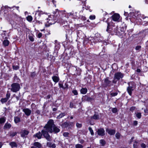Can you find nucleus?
Returning <instances> with one entry per match:
<instances>
[{"label":"nucleus","instance_id":"17","mask_svg":"<svg viewBox=\"0 0 148 148\" xmlns=\"http://www.w3.org/2000/svg\"><path fill=\"white\" fill-rule=\"evenodd\" d=\"M11 127V125L9 123H6L4 126V129H9Z\"/></svg>","mask_w":148,"mask_h":148},{"label":"nucleus","instance_id":"41","mask_svg":"<svg viewBox=\"0 0 148 148\" xmlns=\"http://www.w3.org/2000/svg\"><path fill=\"white\" fill-rule=\"evenodd\" d=\"M141 48V46H136L135 48V49L136 50H140Z\"/></svg>","mask_w":148,"mask_h":148},{"label":"nucleus","instance_id":"53","mask_svg":"<svg viewBox=\"0 0 148 148\" xmlns=\"http://www.w3.org/2000/svg\"><path fill=\"white\" fill-rule=\"evenodd\" d=\"M144 111L145 113L146 114H148V110L147 109H145L144 110Z\"/></svg>","mask_w":148,"mask_h":148},{"label":"nucleus","instance_id":"28","mask_svg":"<svg viewBox=\"0 0 148 148\" xmlns=\"http://www.w3.org/2000/svg\"><path fill=\"white\" fill-rule=\"evenodd\" d=\"M27 19L28 21L31 22L33 19V18L31 16L29 15L27 17Z\"/></svg>","mask_w":148,"mask_h":148},{"label":"nucleus","instance_id":"18","mask_svg":"<svg viewBox=\"0 0 148 148\" xmlns=\"http://www.w3.org/2000/svg\"><path fill=\"white\" fill-rule=\"evenodd\" d=\"M42 134H41L40 132H39L37 133L34 136H35L37 137L38 139H40L41 138Z\"/></svg>","mask_w":148,"mask_h":148},{"label":"nucleus","instance_id":"26","mask_svg":"<svg viewBox=\"0 0 148 148\" xmlns=\"http://www.w3.org/2000/svg\"><path fill=\"white\" fill-rule=\"evenodd\" d=\"M99 142L100 144H101L102 146H104L106 143L105 141L103 139L100 140Z\"/></svg>","mask_w":148,"mask_h":148},{"label":"nucleus","instance_id":"2","mask_svg":"<svg viewBox=\"0 0 148 148\" xmlns=\"http://www.w3.org/2000/svg\"><path fill=\"white\" fill-rule=\"evenodd\" d=\"M11 91L14 92H16L19 90L20 88V86L18 83H14L11 85Z\"/></svg>","mask_w":148,"mask_h":148},{"label":"nucleus","instance_id":"23","mask_svg":"<svg viewBox=\"0 0 148 148\" xmlns=\"http://www.w3.org/2000/svg\"><path fill=\"white\" fill-rule=\"evenodd\" d=\"M14 121L15 123H17L20 121V119L17 116L15 117L14 118Z\"/></svg>","mask_w":148,"mask_h":148},{"label":"nucleus","instance_id":"30","mask_svg":"<svg viewBox=\"0 0 148 148\" xmlns=\"http://www.w3.org/2000/svg\"><path fill=\"white\" fill-rule=\"evenodd\" d=\"M73 13H69L66 14L65 15V16L66 18H69V16H73Z\"/></svg>","mask_w":148,"mask_h":148},{"label":"nucleus","instance_id":"37","mask_svg":"<svg viewBox=\"0 0 148 148\" xmlns=\"http://www.w3.org/2000/svg\"><path fill=\"white\" fill-rule=\"evenodd\" d=\"M117 112V109L116 108H114L112 109V112L113 113H115Z\"/></svg>","mask_w":148,"mask_h":148},{"label":"nucleus","instance_id":"46","mask_svg":"<svg viewBox=\"0 0 148 148\" xmlns=\"http://www.w3.org/2000/svg\"><path fill=\"white\" fill-rule=\"evenodd\" d=\"M59 87L60 88H62L64 89V86H63V85L62 84H60V83H59Z\"/></svg>","mask_w":148,"mask_h":148},{"label":"nucleus","instance_id":"42","mask_svg":"<svg viewBox=\"0 0 148 148\" xmlns=\"http://www.w3.org/2000/svg\"><path fill=\"white\" fill-rule=\"evenodd\" d=\"M82 125L81 124L79 123H77L76 126L80 128L82 127Z\"/></svg>","mask_w":148,"mask_h":148},{"label":"nucleus","instance_id":"43","mask_svg":"<svg viewBox=\"0 0 148 148\" xmlns=\"http://www.w3.org/2000/svg\"><path fill=\"white\" fill-rule=\"evenodd\" d=\"M42 33H39L38 34L37 36V37L38 38H40L42 37Z\"/></svg>","mask_w":148,"mask_h":148},{"label":"nucleus","instance_id":"11","mask_svg":"<svg viewBox=\"0 0 148 148\" xmlns=\"http://www.w3.org/2000/svg\"><path fill=\"white\" fill-rule=\"evenodd\" d=\"M97 132L98 134L100 136H103L105 135V130L103 128H101L99 129Z\"/></svg>","mask_w":148,"mask_h":148},{"label":"nucleus","instance_id":"22","mask_svg":"<svg viewBox=\"0 0 148 148\" xmlns=\"http://www.w3.org/2000/svg\"><path fill=\"white\" fill-rule=\"evenodd\" d=\"M65 113L64 112L61 113L59 115L57 116V118L58 119H60L65 116Z\"/></svg>","mask_w":148,"mask_h":148},{"label":"nucleus","instance_id":"19","mask_svg":"<svg viewBox=\"0 0 148 148\" xmlns=\"http://www.w3.org/2000/svg\"><path fill=\"white\" fill-rule=\"evenodd\" d=\"M99 116L98 114H95L91 117V118L94 119H99Z\"/></svg>","mask_w":148,"mask_h":148},{"label":"nucleus","instance_id":"55","mask_svg":"<svg viewBox=\"0 0 148 148\" xmlns=\"http://www.w3.org/2000/svg\"><path fill=\"white\" fill-rule=\"evenodd\" d=\"M14 7H15L16 8L17 10H18V11H19V7H18V6H17V7H16V6H14L13 7H12V8H13Z\"/></svg>","mask_w":148,"mask_h":148},{"label":"nucleus","instance_id":"50","mask_svg":"<svg viewBox=\"0 0 148 148\" xmlns=\"http://www.w3.org/2000/svg\"><path fill=\"white\" fill-rule=\"evenodd\" d=\"M64 89L67 88L68 87V85L67 83H65L64 86Z\"/></svg>","mask_w":148,"mask_h":148},{"label":"nucleus","instance_id":"49","mask_svg":"<svg viewBox=\"0 0 148 148\" xmlns=\"http://www.w3.org/2000/svg\"><path fill=\"white\" fill-rule=\"evenodd\" d=\"M141 146L143 148H145L146 147L144 143H142L141 145Z\"/></svg>","mask_w":148,"mask_h":148},{"label":"nucleus","instance_id":"20","mask_svg":"<svg viewBox=\"0 0 148 148\" xmlns=\"http://www.w3.org/2000/svg\"><path fill=\"white\" fill-rule=\"evenodd\" d=\"M87 91V89L86 88H83L80 90L81 93L83 94H86Z\"/></svg>","mask_w":148,"mask_h":148},{"label":"nucleus","instance_id":"24","mask_svg":"<svg viewBox=\"0 0 148 148\" xmlns=\"http://www.w3.org/2000/svg\"><path fill=\"white\" fill-rule=\"evenodd\" d=\"M9 43V42L7 40H5L3 42V44L4 46H7L8 45Z\"/></svg>","mask_w":148,"mask_h":148},{"label":"nucleus","instance_id":"35","mask_svg":"<svg viewBox=\"0 0 148 148\" xmlns=\"http://www.w3.org/2000/svg\"><path fill=\"white\" fill-rule=\"evenodd\" d=\"M13 68L15 70H17L19 69V66H18L13 65Z\"/></svg>","mask_w":148,"mask_h":148},{"label":"nucleus","instance_id":"64","mask_svg":"<svg viewBox=\"0 0 148 148\" xmlns=\"http://www.w3.org/2000/svg\"><path fill=\"white\" fill-rule=\"evenodd\" d=\"M101 41V40H100L99 39V40H98L97 41V42H100Z\"/></svg>","mask_w":148,"mask_h":148},{"label":"nucleus","instance_id":"40","mask_svg":"<svg viewBox=\"0 0 148 148\" xmlns=\"http://www.w3.org/2000/svg\"><path fill=\"white\" fill-rule=\"evenodd\" d=\"M95 15H91L89 17V18L91 20H93L95 18Z\"/></svg>","mask_w":148,"mask_h":148},{"label":"nucleus","instance_id":"9","mask_svg":"<svg viewBox=\"0 0 148 148\" xmlns=\"http://www.w3.org/2000/svg\"><path fill=\"white\" fill-rule=\"evenodd\" d=\"M111 81L109 79L108 77L106 78L104 80V85L105 86H110Z\"/></svg>","mask_w":148,"mask_h":148},{"label":"nucleus","instance_id":"34","mask_svg":"<svg viewBox=\"0 0 148 148\" xmlns=\"http://www.w3.org/2000/svg\"><path fill=\"white\" fill-rule=\"evenodd\" d=\"M29 38L31 41H34V38L32 36H29Z\"/></svg>","mask_w":148,"mask_h":148},{"label":"nucleus","instance_id":"59","mask_svg":"<svg viewBox=\"0 0 148 148\" xmlns=\"http://www.w3.org/2000/svg\"><path fill=\"white\" fill-rule=\"evenodd\" d=\"M136 71H137V72H138V73L140 72V70L139 69H137Z\"/></svg>","mask_w":148,"mask_h":148},{"label":"nucleus","instance_id":"61","mask_svg":"<svg viewBox=\"0 0 148 148\" xmlns=\"http://www.w3.org/2000/svg\"><path fill=\"white\" fill-rule=\"evenodd\" d=\"M145 3L148 4V0H145Z\"/></svg>","mask_w":148,"mask_h":148},{"label":"nucleus","instance_id":"62","mask_svg":"<svg viewBox=\"0 0 148 148\" xmlns=\"http://www.w3.org/2000/svg\"><path fill=\"white\" fill-rule=\"evenodd\" d=\"M31 148H37L34 145V146H32L31 147Z\"/></svg>","mask_w":148,"mask_h":148},{"label":"nucleus","instance_id":"56","mask_svg":"<svg viewBox=\"0 0 148 148\" xmlns=\"http://www.w3.org/2000/svg\"><path fill=\"white\" fill-rule=\"evenodd\" d=\"M3 144L2 142H0V148H1L2 147V145H3Z\"/></svg>","mask_w":148,"mask_h":148},{"label":"nucleus","instance_id":"7","mask_svg":"<svg viewBox=\"0 0 148 148\" xmlns=\"http://www.w3.org/2000/svg\"><path fill=\"white\" fill-rule=\"evenodd\" d=\"M29 132L28 130H22L21 132V136L22 137H26L29 134Z\"/></svg>","mask_w":148,"mask_h":148},{"label":"nucleus","instance_id":"58","mask_svg":"<svg viewBox=\"0 0 148 148\" xmlns=\"http://www.w3.org/2000/svg\"><path fill=\"white\" fill-rule=\"evenodd\" d=\"M50 20H49V21H48V23L51 25H52V24H53V23H51V22H50Z\"/></svg>","mask_w":148,"mask_h":148},{"label":"nucleus","instance_id":"6","mask_svg":"<svg viewBox=\"0 0 148 148\" xmlns=\"http://www.w3.org/2000/svg\"><path fill=\"white\" fill-rule=\"evenodd\" d=\"M110 20V18H108L107 19V21H106V22L107 21L108 22V26L107 27V29H106V31L108 32L109 33H110L111 32V31L112 30V26L110 25V24H111V23H109L108 22Z\"/></svg>","mask_w":148,"mask_h":148},{"label":"nucleus","instance_id":"29","mask_svg":"<svg viewBox=\"0 0 148 148\" xmlns=\"http://www.w3.org/2000/svg\"><path fill=\"white\" fill-rule=\"evenodd\" d=\"M83 146L80 144H78L75 145V148H83Z\"/></svg>","mask_w":148,"mask_h":148},{"label":"nucleus","instance_id":"38","mask_svg":"<svg viewBox=\"0 0 148 148\" xmlns=\"http://www.w3.org/2000/svg\"><path fill=\"white\" fill-rule=\"evenodd\" d=\"M118 94V93L116 92H112L110 94L112 96H115L117 95Z\"/></svg>","mask_w":148,"mask_h":148},{"label":"nucleus","instance_id":"45","mask_svg":"<svg viewBox=\"0 0 148 148\" xmlns=\"http://www.w3.org/2000/svg\"><path fill=\"white\" fill-rule=\"evenodd\" d=\"M72 92L75 95H77L78 94V93L76 90H73L72 91Z\"/></svg>","mask_w":148,"mask_h":148},{"label":"nucleus","instance_id":"47","mask_svg":"<svg viewBox=\"0 0 148 148\" xmlns=\"http://www.w3.org/2000/svg\"><path fill=\"white\" fill-rule=\"evenodd\" d=\"M135 107H131L130 109V110L131 111H133L135 109Z\"/></svg>","mask_w":148,"mask_h":148},{"label":"nucleus","instance_id":"13","mask_svg":"<svg viewBox=\"0 0 148 148\" xmlns=\"http://www.w3.org/2000/svg\"><path fill=\"white\" fill-rule=\"evenodd\" d=\"M53 127V132H54L55 133H57L58 132L60 131V130L59 128H58L57 127L55 126L54 125V124L53 125L52 127Z\"/></svg>","mask_w":148,"mask_h":148},{"label":"nucleus","instance_id":"44","mask_svg":"<svg viewBox=\"0 0 148 148\" xmlns=\"http://www.w3.org/2000/svg\"><path fill=\"white\" fill-rule=\"evenodd\" d=\"M74 104L72 102H70V107L71 108H72L73 107Z\"/></svg>","mask_w":148,"mask_h":148},{"label":"nucleus","instance_id":"4","mask_svg":"<svg viewBox=\"0 0 148 148\" xmlns=\"http://www.w3.org/2000/svg\"><path fill=\"white\" fill-rule=\"evenodd\" d=\"M10 93L9 91H8L6 95V97L4 98H2L1 99V101L3 104L6 102L10 98Z\"/></svg>","mask_w":148,"mask_h":148},{"label":"nucleus","instance_id":"54","mask_svg":"<svg viewBox=\"0 0 148 148\" xmlns=\"http://www.w3.org/2000/svg\"><path fill=\"white\" fill-rule=\"evenodd\" d=\"M35 72H32L31 73V76L32 77H34L35 76Z\"/></svg>","mask_w":148,"mask_h":148},{"label":"nucleus","instance_id":"32","mask_svg":"<svg viewBox=\"0 0 148 148\" xmlns=\"http://www.w3.org/2000/svg\"><path fill=\"white\" fill-rule=\"evenodd\" d=\"M88 129L90 133V134H91V135H93L94 133V132H93V130L92 129V128L91 127H89L88 128Z\"/></svg>","mask_w":148,"mask_h":148},{"label":"nucleus","instance_id":"31","mask_svg":"<svg viewBox=\"0 0 148 148\" xmlns=\"http://www.w3.org/2000/svg\"><path fill=\"white\" fill-rule=\"evenodd\" d=\"M69 133L67 132H64L63 134V136L66 137H67L69 136Z\"/></svg>","mask_w":148,"mask_h":148},{"label":"nucleus","instance_id":"48","mask_svg":"<svg viewBox=\"0 0 148 148\" xmlns=\"http://www.w3.org/2000/svg\"><path fill=\"white\" fill-rule=\"evenodd\" d=\"M138 124V121H134L133 122V125H136Z\"/></svg>","mask_w":148,"mask_h":148},{"label":"nucleus","instance_id":"25","mask_svg":"<svg viewBox=\"0 0 148 148\" xmlns=\"http://www.w3.org/2000/svg\"><path fill=\"white\" fill-rule=\"evenodd\" d=\"M6 120V118L4 117H2L0 118V123L3 124L4 123Z\"/></svg>","mask_w":148,"mask_h":148},{"label":"nucleus","instance_id":"60","mask_svg":"<svg viewBox=\"0 0 148 148\" xmlns=\"http://www.w3.org/2000/svg\"><path fill=\"white\" fill-rule=\"evenodd\" d=\"M84 142V141L83 140H81L80 141V143H83Z\"/></svg>","mask_w":148,"mask_h":148},{"label":"nucleus","instance_id":"10","mask_svg":"<svg viewBox=\"0 0 148 148\" xmlns=\"http://www.w3.org/2000/svg\"><path fill=\"white\" fill-rule=\"evenodd\" d=\"M23 111L25 114L27 116H29L31 114L32 111L28 108H25L23 110Z\"/></svg>","mask_w":148,"mask_h":148},{"label":"nucleus","instance_id":"14","mask_svg":"<svg viewBox=\"0 0 148 148\" xmlns=\"http://www.w3.org/2000/svg\"><path fill=\"white\" fill-rule=\"evenodd\" d=\"M47 145L49 147H51L52 148H55L56 147V145L55 144H52L50 142H48L47 143Z\"/></svg>","mask_w":148,"mask_h":148},{"label":"nucleus","instance_id":"39","mask_svg":"<svg viewBox=\"0 0 148 148\" xmlns=\"http://www.w3.org/2000/svg\"><path fill=\"white\" fill-rule=\"evenodd\" d=\"M36 12H38L40 14H43L45 13V12L41 10H37L36 11Z\"/></svg>","mask_w":148,"mask_h":148},{"label":"nucleus","instance_id":"8","mask_svg":"<svg viewBox=\"0 0 148 148\" xmlns=\"http://www.w3.org/2000/svg\"><path fill=\"white\" fill-rule=\"evenodd\" d=\"M106 131L110 135H114L116 132V131L115 130L109 129L108 128H107L106 129Z\"/></svg>","mask_w":148,"mask_h":148},{"label":"nucleus","instance_id":"1","mask_svg":"<svg viewBox=\"0 0 148 148\" xmlns=\"http://www.w3.org/2000/svg\"><path fill=\"white\" fill-rule=\"evenodd\" d=\"M54 125V121L53 120H50L44 127V129L41 131V132L44 137L48 141H50L51 138L48 132H53L52 129V127Z\"/></svg>","mask_w":148,"mask_h":148},{"label":"nucleus","instance_id":"16","mask_svg":"<svg viewBox=\"0 0 148 148\" xmlns=\"http://www.w3.org/2000/svg\"><path fill=\"white\" fill-rule=\"evenodd\" d=\"M52 79L53 81L56 83L58 82L59 79V77H58L55 76L52 77Z\"/></svg>","mask_w":148,"mask_h":148},{"label":"nucleus","instance_id":"5","mask_svg":"<svg viewBox=\"0 0 148 148\" xmlns=\"http://www.w3.org/2000/svg\"><path fill=\"white\" fill-rule=\"evenodd\" d=\"M112 19L114 21L119 22V19L120 18V15L118 14H115L111 17Z\"/></svg>","mask_w":148,"mask_h":148},{"label":"nucleus","instance_id":"52","mask_svg":"<svg viewBox=\"0 0 148 148\" xmlns=\"http://www.w3.org/2000/svg\"><path fill=\"white\" fill-rule=\"evenodd\" d=\"M133 146L134 148H136L137 147V143H134L133 144Z\"/></svg>","mask_w":148,"mask_h":148},{"label":"nucleus","instance_id":"15","mask_svg":"<svg viewBox=\"0 0 148 148\" xmlns=\"http://www.w3.org/2000/svg\"><path fill=\"white\" fill-rule=\"evenodd\" d=\"M34 145L38 148H41L42 147L41 144L38 142H35L34 143Z\"/></svg>","mask_w":148,"mask_h":148},{"label":"nucleus","instance_id":"51","mask_svg":"<svg viewBox=\"0 0 148 148\" xmlns=\"http://www.w3.org/2000/svg\"><path fill=\"white\" fill-rule=\"evenodd\" d=\"M66 11L65 10L63 11H58V13H59L60 14H64V12H65Z\"/></svg>","mask_w":148,"mask_h":148},{"label":"nucleus","instance_id":"63","mask_svg":"<svg viewBox=\"0 0 148 148\" xmlns=\"http://www.w3.org/2000/svg\"><path fill=\"white\" fill-rule=\"evenodd\" d=\"M47 97H48V98H50V96L49 95H48V96H47Z\"/></svg>","mask_w":148,"mask_h":148},{"label":"nucleus","instance_id":"27","mask_svg":"<svg viewBox=\"0 0 148 148\" xmlns=\"http://www.w3.org/2000/svg\"><path fill=\"white\" fill-rule=\"evenodd\" d=\"M136 116L138 119H140L141 118V114L140 112H136L135 113Z\"/></svg>","mask_w":148,"mask_h":148},{"label":"nucleus","instance_id":"36","mask_svg":"<svg viewBox=\"0 0 148 148\" xmlns=\"http://www.w3.org/2000/svg\"><path fill=\"white\" fill-rule=\"evenodd\" d=\"M17 134V133L16 132H13L12 133H11L10 134V136L12 137H13L15 136Z\"/></svg>","mask_w":148,"mask_h":148},{"label":"nucleus","instance_id":"12","mask_svg":"<svg viewBox=\"0 0 148 148\" xmlns=\"http://www.w3.org/2000/svg\"><path fill=\"white\" fill-rule=\"evenodd\" d=\"M127 89L129 95L131 96L132 95V92L134 90L133 88L129 85V86L127 88Z\"/></svg>","mask_w":148,"mask_h":148},{"label":"nucleus","instance_id":"3","mask_svg":"<svg viewBox=\"0 0 148 148\" xmlns=\"http://www.w3.org/2000/svg\"><path fill=\"white\" fill-rule=\"evenodd\" d=\"M124 76V75L121 72H118L114 74V79L112 81L113 83H115L116 82V79L119 80L121 78H122Z\"/></svg>","mask_w":148,"mask_h":148},{"label":"nucleus","instance_id":"57","mask_svg":"<svg viewBox=\"0 0 148 148\" xmlns=\"http://www.w3.org/2000/svg\"><path fill=\"white\" fill-rule=\"evenodd\" d=\"M57 110V109L56 108H54L53 109V110L54 111H56Z\"/></svg>","mask_w":148,"mask_h":148},{"label":"nucleus","instance_id":"33","mask_svg":"<svg viewBox=\"0 0 148 148\" xmlns=\"http://www.w3.org/2000/svg\"><path fill=\"white\" fill-rule=\"evenodd\" d=\"M120 136L121 134L119 132H117L115 135L117 139H119L120 137Z\"/></svg>","mask_w":148,"mask_h":148},{"label":"nucleus","instance_id":"21","mask_svg":"<svg viewBox=\"0 0 148 148\" xmlns=\"http://www.w3.org/2000/svg\"><path fill=\"white\" fill-rule=\"evenodd\" d=\"M10 145L12 148L13 147H16L17 146V145L16 143L14 142H11L10 143Z\"/></svg>","mask_w":148,"mask_h":148}]
</instances>
